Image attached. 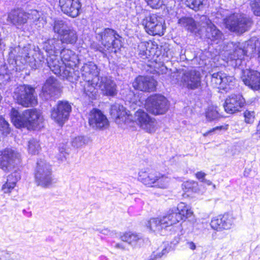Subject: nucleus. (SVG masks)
<instances>
[{
    "label": "nucleus",
    "mask_w": 260,
    "mask_h": 260,
    "mask_svg": "<svg viewBox=\"0 0 260 260\" xmlns=\"http://www.w3.org/2000/svg\"><path fill=\"white\" fill-rule=\"evenodd\" d=\"M138 180L149 187L165 189L169 186L171 179L165 174L147 168L139 171Z\"/></svg>",
    "instance_id": "obj_4"
},
{
    "label": "nucleus",
    "mask_w": 260,
    "mask_h": 260,
    "mask_svg": "<svg viewBox=\"0 0 260 260\" xmlns=\"http://www.w3.org/2000/svg\"><path fill=\"white\" fill-rule=\"evenodd\" d=\"M96 38L102 46L93 43L91 47L100 52L108 51L116 53L121 46L119 36L114 29L107 28L100 32L96 31Z\"/></svg>",
    "instance_id": "obj_3"
},
{
    "label": "nucleus",
    "mask_w": 260,
    "mask_h": 260,
    "mask_svg": "<svg viewBox=\"0 0 260 260\" xmlns=\"http://www.w3.org/2000/svg\"><path fill=\"white\" fill-rule=\"evenodd\" d=\"M142 24L149 35L161 36L165 34V21L156 15L152 14L145 17L142 21Z\"/></svg>",
    "instance_id": "obj_11"
},
{
    "label": "nucleus",
    "mask_w": 260,
    "mask_h": 260,
    "mask_svg": "<svg viewBox=\"0 0 260 260\" xmlns=\"http://www.w3.org/2000/svg\"><path fill=\"white\" fill-rule=\"evenodd\" d=\"M145 106L150 113L159 115L164 114L168 110L169 103L164 96L155 94L147 99Z\"/></svg>",
    "instance_id": "obj_12"
},
{
    "label": "nucleus",
    "mask_w": 260,
    "mask_h": 260,
    "mask_svg": "<svg viewBox=\"0 0 260 260\" xmlns=\"http://www.w3.org/2000/svg\"><path fill=\"white\" fill-rule=\"evenodd\" d=\"M88 123L95 130L106 129L109 126V121L103 113L98 109H93L88 115Z\"/></svg>",
    "instance_id": "obj_16"
},
{
    "label": "nucleus",
    "mask_w": 260,
    "mask_h": 260,
    "mask_svg": "<svg viewBox=\"0 0 260 260\" xmlns=\"http://www.w3.org/2000/svg\"><path fill=\"white\" fill-rule=\"evenodd\" d=\"M59 54L61 55V60L64 65H71L70 63H66L64 61H70L71 55L73 54L72 50L66 49L64 46L63 45V48Z\"/></svg>",
    "instance_id": "obj_40"
},
{
    "label": "nucleus",
    "mask_w": 260,
    "mask_h": 260,
    "mask_svg": "<svg viewBox=\"0 0 260 260\" xmlns=\"http://www.w3.org/2000/svg\"><path fill=\"white\" fill-rule=\"evenodd\" d=\"M26 14L27 21H30L38 28H41L45 24L46 22L44 18L42 17L41 12H39L36 10H30L26 12Z\"/></svg>",
    "instance_id": "obj_30"
},
{
    "label": "nucleus",
    "mask_w": 260,
    "mask_h": 260,
    "mask_svg": "<svg viewBox=\"0 0 260 260\" xmlns=\"http://www.w3.org/2000/svg\"><path fill=\"white\" fill-rule=\"evenodd\" d=\"M35 177L38 185L48 187L52 184L51 166L43 159L37 161Z\"/></svg>",
    "instance_id": "obj_7"
},
{
    "label": "nucleus",
    "mask_w": 260,
    "mask_h": 260,
    "mask_svg": "<svg viewBox=\"0 0 260 260\" xmlns=\"http://www.w3.org/2000/svg\"><path fill=\"white\" fill-rule=\"evenodd\" d=\"M47 62H48V65H51V63H49V61L48 58H47Z\"/></svg>",
    "instance_id": "obj_58"
},
{
    "label": "nucleus",
    "mask_w": 260,
    "mask_h": 260,
    "mask_svg": "<svg viewBox=\"0 0 260 260\" xmlns=\"http://www.w3.org/2000/svg\"><path fill=\"white\" fill-rule=\"evenodd\" d=\"M198 183L193 181H186L183 184V189L186 192H196L197 188Z\"/></svg>",
    "instance_id": "obj_42"
},
{
    "label": "nucleus",
    "mask_w": 260,
    "mask_h": 260,
    "mask_svg": "<svg viewBox=\"0 0 260 260\" xmlns=\"http://www.w3.org/2000/svg\"><path fill=\"white\" fill-rule=\"evenodd\" d=\"M233 222L234 219L230 215L224 214L213 217L210 222V226L214 230L222 231L231 229Z\"/></svg>",
    "instance_id": "obj_20"
},
{
    "label": "nucleus",
    "mask_w": 260,
    "mask_h": 260,
    "mask_svg": "<svg viewBox=\"0 0 260 260\" xmlns=\"http://www.w3.org/2000/svg\"><path fill=\"white\" fill-rule=\"evenodd\" d=\"M43 49L49 54L50 56V60H52V65H56V57L60 53L63 48L62 43L58 39L52 38L48 39L43 43Z\"/></svg>",
    "instance_id": "obj_21"
},
{
    "label": "nucleus",
    "mask_w": 260,
    "mask_h": 260,
    "mask_svg": "<svg viewBox=\"0 0 260 260\" xmlns=\"http://www.w3.org/2000/svg\"><path fill=\"white\" fill-rule=\"evenodd\" d=\"M11 253L8 251H3L1 255V258L4 260L9 259L10 258Z\"/></svg>",
    "instance_id": "obj_52"
},
{
    "label": "nucleus",
    "mask_w": 260,
    "mask_h": 260,
    "mask_svg": "<svg viewBox=\"0 0 260 260\" xmlns=\"http://www.w3.org/2000/svg\"><path fill=\"white\" fill-rule=\"evenodd\" d=\"M259 59H260V51H259Z\"/></svg>",
    "instance_id": "obj_59"
},
{
    "label": "nucleus",
    "mask_w": 260,
    "mask_h": 260,
    "mask_svg": "<svg viewBox=\"0 0 260 260\" xmlns=\"http://www.w3.org/2000/svg\"><path fill=\"white\" fill-rule=\"evenodd\" d=\"M178 23L190 31H193L196 27L195 21L192 18L183 17L179 20Z\"/></svg>",
    "instance_id": "obj_37"
},
{
    "label": "nucleus",
    "mask_w": 260,
    "mask_h": 260,
    "mask_svg": "<svg viewBox=\"0 0 260 260\" xmlns=\"http://www.w3.org/2000/svg\"><path fill=\"white\" fill-rule=\"evenodd\" d=\"M7 21L19 28L27 22L26 12L18 10H12L8 14Z\"/></svg>",
    "instance_id": "obj_28"
},
{
    "label": "nucleus",
    "mask_w": 260,
    "mask_h": 260,
    "mask_svg": "<svg viewBox=\"0 0 260 260\" xmlns=\"http://www.w3.org/2000/svg\"><path fill=\"white\" fill-rule=\"evenodd\" d=\"M112 245L115 248L121 249L123 250H125V246L122 243H116L114 245L112 244Z\"/></svg>",
    "instance_id": "obj_54"
},
{
    "label": "nucleus",
    "mask_w": 260,
    "mask_h": 260,
    "mask_svg": "<svg viewBox=\"0 0 260 260\" xmlns=\"http://www.w3.org/2000/svg\"><path fill=\"white\" fill-rule=\"evenodd\" d=\"M245 121L247 123H252L254 119V112L246 110L244 113Z\"/></svg>",
    "instance_id": "obj_46"
},
{
    "label": "nucleus",
    "mask_w": 260,
    "mask_h": 260,
    "mask_svg": "<svg viewBox=\"0 0 260 260\" xmlns=\"http://www.w3.org/2000/svg\"><path fill=\"white\" fill-rule=\"evenodd\" d=\"M59 93V86L57 80L53 77L49 78L42 87L41 96L45 100L55 97Z\"/></svg>",
    "instance_id": "obj_24"
},
{
    "label": "nucleus",
    "mask_w": 260,
    "mask_h": 260,
    "mask_svg": "<svg viewBox=\"0 0 260 260\" xmlns=\"http://www.w3.org/2000/svg\"><path fill=\"white\" fill-rule=\"evenodd\" d=\"M206 175V174L202 171L198 172L196 174V177L198 179L201 180L202 182L206 181V179L205 178Z\"/></svg>",
    "instance_id": "obj_50"
},
{
    "label": "nucleus",
    "mask_w": 260,
    "mask_h": 260,
    "mask_svg": "<svg viewBox=\"0 0 260 260\" xmlns=\"http://www.w3.org/2000/svg\"><path fill=\"white\" fill-rule=\"evenodd\" d=\"M222 126H216L215 127H214L210 130L208 131V132L205 133L203 134V136L204 137L208 136V135H212L216 133V131H220L222 129Z\"/></svg>",
    "instance_id": "obj_49"
},
{
    "label": "nucleus",
    "mask_w": 260,
    "mask_h": 260,
    "mask_svg": "<svg viewBox=\"0 0 260 260\" xmlns=\"http://www.w3.org/2000/svg\"><path fill=\"white\" fill-rule=\"evenodd\" d=\"M120 239L127 242L128 244L135 246L138 241L141 240V237L140 235L131 232H125L120 236Z\"/></svg>",
    "instance_id": "obj_34"
},
{
    "label": "nucleus",
    "mask_w": 260,
    "mask_h": 260,
    "mask_svg": "<svg viewBox=\"0 0 260 260\" xmlns=\"http://www.w3.org/2000/svg\"><path fill=\"white\" fill-rule=\"evenodd\" d=\"M78 66H47L48 69L57 76H60L62 79H66L71 82H74L79 77L78 72L75 71V68Z\"/></svg>",
    "instance_id": "obj_17"
},
{
    "label": "nucleus",
    "mask_w": 260,
    "mask_h": 260,
    "mask_svg": "<svg viewBox=\"0 0 260 260\" xmlns=\"http://www.w3.org/2000/svg\"><path fill=\"white\" fill-rule=\"evenodd\" d=\"M101 233L106 235L113 236L115 234L114 231H110L109 230L107 229H103L101 231Z\"/></svg>",
    "instance_id": "obj_55"
},
{
    "label": "nucleus",
    "mask_w": 260,
    "mask_h": 260,
    "mask_svg": "<svg viewBox=\"0 0 260 260\" xmlns=\"http://www.w3.org/2000/svg\"><path fill=\"white\" fill-rule=\"evenodd\" d=\"M53 30L58 35V40L63 44H74L78 40L76 30L72 26H69L64 21L56 20L53 25Z\"/></svg>",
    "instance_id": "obj_6"
},
{
    "label": "nucleus",
    "mask_w": 260,
    "mask_h": 260,
    "mask_svg": "<svg viewBox=\"0 0 260 260\" xmlns=\"http://www.w3.org/2000/svg\"><path fill=\"white\" fill-rule=\"evenodd\" d=\"M2 67H4V68H5L6 66H1Z\"/></svg>",
    "instance_id": "obj_60"
},
{
    "label": "nucleus",
    "mask_w": 260,
    "mask_h": 260,
    "mask_svg": "<svg viewBox=\"0 0 260 260\" xmlns=\"http://www.w3.org/2000/svg\"><path fill=\"white\" fill-rule=\"evenodd\" d=\"M25 114L27 123L26 127L28 129L35 128L42 122L43 118L36 109L26 110Z\"/></svg>",
    "instance_id": "obj_27"
},
{
    "label": "nucleus",
    "mask_w": 260,
    "mask_h": 260,
    "mask_svg": "<svg viewBox=\"0 0 260 260\" xmlns=\"http://www.w3.org/2000/svg\"><path fill=\"white\" fill-rule=\"evenodd\" d=\"M20 154L10 148L0 151V168L3 171H9L19 161Z\"/></svg>",
    "instance_id": "obj_15"
},
{
    "label": "nucleus",
    "mask_w": 260,
    "mask_h": 260,
    "mask_svg": "<svg viewBox=\"0 0 260 260\" xmlns=\"http://www.w3.org/2000/svg\"><path fill=\"white\" fill-rule=\"evenodd\" d=\"M60 153L58 154L57 156V158L61 161H63L66 159V156L67 155V153L64 151V149L62 148L61 149H59Z\"/></svg>",
    "instance_id": "obj_51"
},
{
    "label": "nucleus",
    "mask_w": 260,
    "mask_h": 260,
    "mask_svg": "<svg viewBox=\"0 0 260 260\" xmlns=\"http://www.w3.org/2000/svg\"><path fill=\"white\" fill-rule=\"evenodd\" d=\"M206 77L211 79V84L214 87L222 89L226 92L231 89L235 83V78L233 76H226L221 72L212 74L209 73Z\"/></svg>",
    "instance_id": "obj_13"
},
{
    "label": "nucleus",
    "mask_w": 260,
    "mask_h": 260,
    "mask_svg": "<svg viewBox=\"0 0 260 260\" xmlns=\"http://www.w3.org/2000/svg\"><path fill=\"white\" fill-rule=\"evenodd\" d=\"M136 120L140 126L146 132L152 133L155 131L156 121L142 110H138L135 114Z\"/></svg>",
    "instance_id": "obj_18"
},
{
    "label": "nucleus",
    "mask_w": 260,
    "mask_h": 260,
    "mask_svg": "<svg viewBox=\"0 0 260 260\" xmlns=\"http://www.w3.org/2000/svg\"><path fill=\"white\" fill-rule=\"evenodd\" d=\"M87 141L84 136H78L72 141V145L74 147L79 148L84 145Z\"/></svg>",
    "instance_id": "obj_44"
},
{
    "label": "nucleus",
    "mask_w": 260,
    "mask_h": 260,
    "mask_svg": "<svg viewBox=\"0 0 260 260\" xmlns=\"http://www.w3.org/2000/svg\"><path fill=\"white\" fill-rule=\"evenodd\" d=\"M0 131L6 136L10 132L9 123L3 117L0 118Z\"/></svg>",
    "instance_id": "obj_43"
},
{
    "label": "nucleus",
    "mask_w": 260,
    "mask_h": 260,
    "mask_svg": "<svg viewBox=\"0 0 260 260\" xmlns=\"http://www.w3.org/2000/svg\"><path fill=\"white\" fill-rule=\"evenodd\" d=\"M148 5L153 9L159 8L162 4V0H145Z\"/></svg>",
    "instance_id": "obj_47"
},
{
    "label": "nucleus",
    "mask_w": 260,
    "mask_h": 260,
    "mask_svg": "<svg viewBox=\"0 0 260 260\" xmlns=\"http://www.w3.org/2000/svg\"><path fill=\"white\" fill-rule=\"evenodd\" d=\"M32 51H38L39 49L38 47H36L34 45L31 46L28 44L23 48H21L20 46L15 47L11 51L9 54V57L8 59L10 65H20L24 64L30 62V57L29 55Z\"/></svg>",
    "instance_id": "obj_10"
},
{
    "label": "nucleus",
    "mask_w": 260,
    "mask_h": 260,
    "mask_svg": "<svg viewBox=\"0 0 260 260\" xmlns=\"http://www.w3.org/2000/svg\"><path fill=\"white\" fill-rule=\"evenodd\" d=\"M173 69H169L167 66H161L162 70H166L171 79L172 84H177L180 79L184 86L188 89L195 90L201 85L202 74L204 75L203 70L201 68L193 69L184 72L183 70L177 69L175 66H172Z\"/></svg>",
    "instance_id": "obj_2"
},
{
    "label": "nucleus",
    "mask_w": 260,
    "mask_h": 260,
    "mask_svg": "<svg viewBox=\"0 0 260 260\" xmlns=\"http://www.w3.org/2000/svg\"><path fill=\"white\" fill-rule=\"evenodd\" d=\"M10 116L12 122L17 128L27 127L25 111L21 113L16 109L12 108Z\"/></svg>",
    "instance_id": "obj_29"
},
{
    "label": "nucleus",
    "mask_w": 260,
    "mask_h": 260,
    "mask_svg": "<svg viewBox=\"0 0 260 260\" xmlns=\"http://www.w3.org/2000/svg\"><path fill=\"white\" fill-rule=\"evenodd\" d=\"M255 49V47L251 45L249 48L247 47L246 49L241 48L237 49L235 50L234 53L235 55H237L238 57H241L244 55L248 56L250 54H251Z\"/></svg>",
    "instance_id": "obj_41"
},
{
    "label": "nucleus",
    "mask_w": 260,
    "mask_h": 260,
    "mask_svg": "<svg viewBox=\"0 0 260 260\" xmlns=\"http://www.w3.org/2000/svg\"><path fill=\"white\" fill-rule=\"evenodd\" d=\"M192 214L190 207L185 203L181 202L176 208L169 210L165 215L151 218L147 221L146 226L151 231L165 235L168 228L181 220H185Z\"/></svg>",
    "instance_id": "obj_1"
},
{
    "label": "nucleus",
    "mask_w": 260,
    "mask_h": 260,
    "mask_svg": "<svg viewBox=\"0 0 260 260\" xmlns=\"http://www.w3.org/2000/svg\"><path fill=\"white\" fill-rule=\"evenodd\" d=\"M152 45L151 43L148 42H142L139 44L138 46V55L140 57L145 59L148 58V56H150L151 51V47Z\"/></svg>",
    "instance_id": "obj_35"
},
{
    "label": "nucleus",
    "mask_w": 260,
    "mask_h": 260,
    "mask_svg": "<svg viewBox=\"0 0 260 260\" xmlns=\"http://www.w3.org/2000/svg\"><path fill=\"white\" fill-rule=\"evenodd\" d=\"M242 78L244 84L252 89H260V72L248 69L242 70Z\"/></svg>",
    "instance_id": "obj_22"
},
{
    "label": "nucleus",
    "mask_w": 260,
    "mask_h": 260,
    "mask_svg": "<svg viewBox=\"0 0 260 260\" xmlns=\"http://www.w3.org/2000/svg\"><path fill=\"white\" fill-rule=\"evenodd\" d=\"M14 96L18 104L25 107H34L38 103L35 89L30 85L18 86L15 89Z\"/></svg>",
    "instance_id": "obj_8"
},
{
    "label": "nucleus",
    "mask_w": 260,
    "mask_h": 260,
    "mask_svg": "<svg viewBox=\"0 0 260 260\" xmlns=\"http://www.w3.org/2000/svg\"><path fill=\"white\" fill-rule=\"evenodd\" d=\"M20 178V173L17 171H15L8 175L7 182L2 186V189L3 192L5 193L10 192Z\"/></svg>",
    "instance_id": "obj_31"
},
{
    "label": "nucleus",
    "mask_w": 260,
    "mask_h": 260,
    "mask_svg": "<svg viewBox=\"0 0 260 260\" xmlns=\"http://www.w3.org/2000/svg\"><path fill=\"white\" fill-rule=\"evenodd\" d=\"M41 149L39 142L35 139H32L28 141V151L32 154H38Z\"/></svg>",
    "instance_id": "obj_39"
},
{
    "label": "nucleus",
    "mask_w": 260,
    "mask_h": 260,
    "mask_svg": "<svg viewBox=\"0 0 260 260\" xmlns=\"http://www.w3.org/2000/svg\"><path fill=\"white\" fill-rule=\"evenodd\" d=\"M205 183H207L208 185L211 184V182L210 180H206V181Z\"/></svg>",
    "instance_id": "obj_57"
},
{
    "label": "nucleus",
    "mask_w": 260,
    "mask_h": 260,
    "mask_svg": "<svg viewBox=\"0 0 260 260\" xmlns=\"http://www.w3.org/2000/svg\"><path fill=\"white\" fill-rule=\"evenodd\" d=\"M207 27L206 28L207 38L212 41H219L222 39V34L218 29L215 25L212 24L209 20L207 22ZM218 43V42H217Z\"/></svg>",
    "instance_id": "obj_32"
},
{
    "label": "nucleus",
    "mask_w": 260,
    "mask_h": 260,
    "mask_svg": "<svg viewBox=\"0 0 260 260\" xmlns=\"http://www.w3.org/2000/svg\"><path fill=\"white\" fill-rule=\"evenodd\" d=\"M103 94L107 96H114L117 94V86L111 77L103 76L100 77L99 85Z\"/></svg>",
    "instance_id": "obj_26"
},
{
    "label": "nucleus",
    "mask_w": 260,
    "mask_h": 260,
    "mask_svg": "<svg viewBox=\"0 0 260 260\" xmlns=\"http://www.w3.org/2000/svg\"><path fill=\"white\" fill-rule=\"evenodd\" d=\"M251 7L254 15L260 16V0H254L251 2Z\"/></svg>",
    "instance_id": "obj_45"
},
{
    "label": "nucleus",
    "mask_w": 260,
    "mask_h": 260,
    "mask_svg": "<svg viewBox=\"0 0 260 260\" xmlns=\"http://www.w3.org/2000/svg\"><path fill=\"white\" fill-rule=\"evenodd\" d=\"M256 132L257 133L260 134V120H259V121L257 125Z\"/></svg>",
    "instance_id": "obj_56"
},
{
    "label": "nucleus",
    "mask_w": 260,
    "mask_h": 260,
    "mask_svg": "<svg viewBox=\"0 0 260 260\" xmlns=\"http://www.w3.org/2000/svg\"><path fill=\"white\" fill-rule=\"evenodd\" d=\"M245 103V100L241 94H233L226 99L223 107L226 112L233 114L239 111L244 106Z\"/></svg>",
    "instance_id": "obj_19"
},
{
    "label": "nucleus",
    "mask_w": 260,
    "mask_h": 260,
    "mask_svg": "<svg viewBox=\"0 0 260 260\" xmlns=\"http://www.w3.org/2000/svg\"><path fill=\"white\" fill-rule=\"evenodd\" d=\"M98 66H82L81 70L83 76L86 73H89V75L92 76L91 80L85 81L83 84L84 93L88 96L89 101H92L96 99L98 94V88L100 82L99 69Z\"/></svg>",
    "instance_id": "obj_5"
},
{
    "label": "nucleus",
    "mask_w": 260,
    "mask_h": 260,
    "mask_svg": "<svg viewBox=\"0 0 260 260\" xmlns=\"http://www.w3.org/2000/svg\"><path fill=\"white\" fill-rule=\"evenodd\" d=\"M225 27L233 32L243 33L248 30L252 25L251 19L245 15L233 14L224 19Z\"/></svg>",
    "instance_id": "obj_9"
},
{
    "label": "nucleus",
    "mask_w": 260,
    "mask_h": 260,
    "mask_svg": "<svg viewBox=\"0 0 260 260\" xmlns=\"http://www.w3.org/2000/svg\"><path fill=\"white\" fill-rule=\"evenodd\" d=\"M206 117L208 120L212 121L219 117L217 107L210 106L206 112Z\"/></svg>",
    "instance_id": "obj_38"
},
{
    "label": "nucleus",
    "mask_w": 260,
    "mask_h": 260,
    "mask_svg": "<svg viewBox=\"0 0 260 260\" xmlns=\"http://www.w3.org/2000/svg\"><path fill=\"white\" fill-rule=\"evenodd\" d=\"M185 245L187 247L189 248V249L193 250L196 249V245L194 243H193L192 241H187L186 242Z\"/></svg>",
    "instance_id": "obj_53"
},
{
    "label": "nucleus",
    "mask_w": 260,
    "mask_h": 260,
    "mask_svg": "<svg viewBox=\"0 0 260 260\" xmlns=\"http://www.w3.org/2000/svg\"><path fill=\"white\" fill-rule=\"evenodd\" d=\"M187 7L194 10L198 11L203 8L205 0H182Z\"/></svg>",
    "instance_id": "obj_36"
},
{
    "label": "nucleus",
    "mask_w": 260,
    "mask_h": 260,
    "mask_svg": "<svg viewBox=\"0 0 260 260\" xmlns=\"http://www.w3.org/2000/svg\"><path fill=\"white\" fill-rule=\"evenodd\" d=\"M157 82L153 78L140 76L136 78L133 83L135 89L145 92L154 91L156 89Z\"/></svg>",
    "instance_id": "obj_25"
},
{
    "label": "nucleus",
    "mask_w": 260,
    "mask_h": 260,
    "mask_svg": "<svg viewBox=\"0 0 260 260\" xmlns=\"http://www.w3.org/2000/svg\"><path fill=\"white\" fill-rule=\"evenodd\" d=\"M72 107L68 101H59L51 112V118L59 125H62L69 118Z\"/></svg>",
    "instance_id": "obj_14"
},
{
    "label": "nucleus",
    "mask_w": 260,
    "mask_h": 260,
    "mask_svg": "<svg viewBox=\"0 0 260 260\" xmlns=\"http://www.w3.org/2000/svg\"><path fill=\"white\" fill-rule=\"evenodd\" d=\"M110 114L116 122H118V120H123V117L126 115V112L122 105L115 103L111 107Z\"/></svg>",
    "instance_id": "obj_33"
},
{
    "label": "nucleus",
    "mask_w": 260,
    "mask_h": 260,
    "mask_svg": "<svg viewBox=\"0 0 260 260\" xmlns=\"http://www.w3.org/2000/svg\"><path fill=\"white\" fill-rule=\"evenodd\" d=\"M59 6L63 13L75 18L80 14L81 4L80 0H59Z\"/></svg>",
    "instance_id": "obj_23"
},
{
    "label": "nucleus",
    "mask_w": 260,
    "mask_h": 260,
    "mask_svg": "<svg viewBox=\"0 0 260 260\" xmlns=\"http://www.w3.org/2000/svg\"><path fill=\"white\" fill-rule=\"evenodd\" d=\"M171 249L172 248L171 246H170L169 244H167V245L165 244L161 252H158L155 255L156 256V257L160 258L168 253L171 250Z\"/></svg>",
    "instance_id": "obj_48"
}]
</instances>
